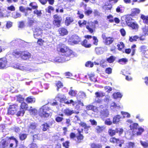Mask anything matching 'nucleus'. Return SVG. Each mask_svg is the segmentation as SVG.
<instances>
[{"label": "nucleus", "instance_id": "f257e3e1", "mask_svg": "<svg viewBox=\"0 0 148 148\" xmlns=\"http://www.w3.org/2000/svg\"><path fill=\"white\" fill-rule=\"evenodd\" d=\"M57 50L61 53L62 56L53 58V62L62 63L69 60L70 58L74 56L73 51L64 45H58Z\"/></svg>", "mask_w": 148, "mask_h": 148}, {"label": "nucleus", "instance_id": "f03ea898", "mask_svg": "<svg viewBox=\"0 0 148 148\" xmlns=\"http://www.w3.org/2000/svg\"><path fill=\"white\" fill-rule=\"evenodd\" d=\"M50 110L48 105H45L39 110V115L42 118H47L50 115L49 110Z\"/></svg>", "mask_w": 148, "mask_h": 148}, {"label": "nucleus", "instance_id": "7ed1b4c3", "mask_svg": "<svg viewBox=\"0 0 148 148\" xmlns=\"http://www.w3.org/2000/svg\"><path fill=\"white\" fill-rule=\"evenodd\" d=\"M11 66L14 69L23 71H29L30 72H32L34 70L33 68L26 67L23 66L22 64L16 62L12 64L11 65Z\"/></svg>", "mask_w": 148, "mask_h": 148}, {"label": "nucleus", "instance_id": "20e7f679", "mask_svg": "<svg viewBox=\"0 0 148 148\" xmlns=\"http://www.w3.org/2000/svg\"><path fill=\"white\" fill-rule=\"evenodd\" d=\"M86 96L85 93L82 91L79 92L77 95V99L78 103L82 106H84V105L83 103L81 101V100L82 99L85 98Z\"/></svg>", "mask_w": 148, "mask_h": 148}, {"label": "nucleus", "instance_id": "39448f33", "mask_svg": "<svg viewBox=\"0 0 148 148\" xmlns=\"http://www.w3.org/2000/svg\"><path fill=\"white\" fill-rule=\"evenodd\" d=\"M37 88L34 87L30 90L31 92L34 95L38 94L39 92H42V90H40L38 88L40 89L42 88V86L41 83L40 82H38L36 83Z\"/></svg>", "mask_w": 148, "mask_h": 148}, {"label": "nucleus", "instance_id": "423d86ee", "mask_svg": "<svg viewBox=\"0 0 148 148\" xmlns=\"http://www.w3.org/2000/svg\"><path fill=\"white\" fill-rule=\"evenodd\" d=\"M123 129L122 128H117L115 130L111 129L109 130L108 133L111 136L115 135L116 133H119L120 135L123 133Z\"/></svg>", "mask_w": 148, "mask_h": 148}, {"label": "nucleus", "instance_id": "0eeeda50", "mask_svg": "<svg viewBox=\"0 0 148 148\" xmlns=\"http://www.w3.org/2000/svg\"><path fill=\"white\" fill-rule=\"evenodd\" d=\"M110 142L113 144H116V145H119L120 147L122 146V144L124 142L123 140H119V139L116 138L115 137H112L110 139Z\"/></svg>", "mask_w": 148, "mask_h": 148}, {"label": "nucleus", "instance_id": "6e6552de", "mask_svg": "<svg viewBox=\"0 0 148 148\" xmlns=\"http://www.w3.org/2000/svg\"><path fill=\"white\" fill-rule=\"evenodd\" d=\"M18 107V106L16 104L10 105L8 109V114L11 115H13L16 112Z\"/></svg>", "mask_w": 148, "mask_h": 148}, {"label": "nucleus", "instance_id": "1a4fd4ad", "mask_svg": "<svg viewBox=\"0 0 148 148\" xmlns=\"http://www.w3.org/2000/svg\"><path fill=\"white\" fill-rule=\"evenodd\" d=\"M83 129H82L81 130L79 129L77 130V132L76 134V138H77L76 141L78 143H81L84 138V136L81 134L83 132Z\"/></svg>", "mask_w": 148, "mask_h": 148}, {"label": "nucleus", "instance_id": "9d476101", "mask_svg": "<svg viewBox=\"0 0 148 148\" xmlns=\"http://www.w3.org/2000/svg\"><path fill=\"white\" fill-rule=\"evenodd\" d=\"M102 37L103 39L104 40L105 44L107 45L112 44L114 40V38L111 37H107L105 35H103Z\"/></svg>", "mask_w": 148, "mask_h": 148}, {"label": "nucleus", "instance_id": "9b49d317", "mask_svg": "<svg viewBox=\"0 0 148 148\" xmlns=\"http://www.w3.org/2000/svg\"><path fill=\"white\" fill-rule=\"evenodd\" d=\"M9 66L8 61L5 58L0 59V69H3Z\"/></svg>", "mask_w": 148, "mask_h": 148}, {"label": "nucleus", "instance_id": "f8f14e48", "mask_svg": "<svg viewBox=\"0 0 148 148\" xmlns=\"http://www.w3.org/2000/svg\"><path fill=\"white\" fill-rule=\"evenodd\" d=\"M55 99L61 103H65L67 100L66 97L63 95L58 94L56 96Z\"/></svg>", "mask_w": 148, "mask_h": 148}, {"label": "nucleus", "instance_id": "ddd939ff", "mask_svg": "<svg viewBox=\"0 0 148 148\" xmlns=\"http://www.w3.org/2000/svg\"><path fill=\"white\" fill-rule=\"evenodd\" d=\"M72 37L74 40L72 41V42L74 44H79L81 41V38L79 37L76 34H74L73 35Z\"/></svg>", "mask_w": 148, "mask_h": 148}, {"label": "nucleus", "instance_id": "4468645a", "mask_svg": "<svg viewBox=\"0 0 148 148\" xmlns=\"http://www.w3.org/2000/svg\"><path fill=\"white\" fill-rule=\"evenodd\" d=\"M33 59L35 62L37 64H42L43 62L42 58L38 55L34 56Z\"/></svg>", "mask_w": 148, "mask_h": 148}, {"label": "nucleus", "instance_id": "2eb2a0df", "mask_svg": "<svg viewBox=\"0 0 148 148\" xmlns=\"http://www.w3.org/2000/svg\"><path fill=\"white\" fill-rule=\"evenodd\" d=\"M120 106L119 105H117L114 102L111 103L110 108L114 111H116L120 108Z\"/></svg>", "mask_w": 148, "mask_h": 148}, {"label": "nucleus", "instance_id": "dca6fc26", "mask_svg": "<svg viewBox=\"0 0 148 148\" xmlns=\"http://www.w3.org/2000/svg\"><path fill=\"white\" fill-rule=\"evenodd\" d=\"M10 142L12 141V140H13V143H10V147H12L14 145L15 147H16L18 144V141L16 139L14 138V136L11 137L10 138Z\"/></svg>", "mask_w": 148, "mask_h": 148}, {"label": "nucleus", "instance_id": "f3484780", "mask_svg": "<svg viewBox=\"0 0 148 148\" xmlns=\"http://www.w3.org/2000/svg\"><path fill=\"white\" fill-rule=\"evenodd\" d=\"M132 17L130 15H128L126 17L125 22L128 26L130 25L131 23H132L134 21V20L132 19Z\"/></svg>", "mask_w": 148, "mask_h": 148}, {"label": "nucleus", "instance_id": "a211bd4d", "mask_svg": "<svg viewBox=\"0 0 148 148\" xmlns=\"http://www.w3.org/2000/svg\"><path fill=\"white\" fill-rule=\"evenodd\" d=\"M9 143L10 142L3 139L0 142V148H4L7 147L8 146Z\"/></svg>", "mask_w": 148, "mask_h": 148}, {"label": "nucleus", "instance_id": "6ab92c4d", "mask_svg": "<svg viewBox=\"0 0 148 148\" xmlns=\"http://www.w3.org/2000/svg\"><path fill=\"white\" fill-rule=\"evenodd\" d=\"M31 57L30 53L27 51H23L21 58L24 60H27Z\"/></svg>", "mask_w": 148, "mask_h": 148}, {"label": "nucleus", "instance_id": "aec40b11", "mask_svg": "<svg viewBox=\"0 0 148 148\" xmlns=\"http://www.w3.org/2000/svg\"><path fill=\"white\" fill-rule=\"evenodd\" d=\"M75 111L71 110L69 108H66L64 110L63 112L65 115L69 116L71 115L72 114L75 113Z\"/></svg>", "mask_w": 148, "mask_h": 148}, {"label": "nucleus", "instance_id": "412c9836", "mask_svg": "<svg viewBox=\"0 0 148 148\" xmlns=\"http://www.w3.org/2000/svg\"><path fill=\"white\" fill-rule=\"evenodd\" d=\"M121 116L119 115L114 116L113 118V123L114 124H118L120 121Z\"/></svg>", "mask_w": 148, "mask_h": 148}, {"label": "nucleus", "instance_id": "4be33fe9", "mask_svg": "<svg viewBox=\"0 0 148 148\" xmlns=\"http://www.w3.org/2000/svg\"><path fill=\"white\" fill-rule=\"evenodd\" d=\"M59 34L62 36L66 35L68 33L67 30L65 28H60L58 29Z\"/></svg>", "mask_w": 148, "mask_h": 148}, {"label": "nucleus", "instance_id": "5701e85b", "mask_svg": "<svg viewBox=\"0 0 148 148\" xmlns=\"http://www.w3.org/2000/svg\"><path fill=\"white\" fill-rule=\"evenodd\" d=\"M72 87H71L70 88V89L68 93L71 96L75 97L77 93V91L76 90L72 89Z\"/></svg>", "mask_w": 148, "mask_h": 148}, {"label": "nucleus", "instance_id": "b1692460", "mask_svg": "<svg viewBox=\"0 0 148 148\" xmlns=\"http://www.w3.org/2000/svg\"><path fill=\"white\" fill-rule=\"evenodd\" d=\"M140 10L138 9L134 8L132 10L131 13L130 15L133 16L138 14L140 12Z\"/></svg>", "mask_w": 148, "mask_h": 148}, {"label": "nucleus", "instance_id": "393cba45", "mask_svg": "<svg viewBox=\"0 0 148 148\" xmlns=\"http://www.w3.org/2000/svg\"><path fill=\"white\" fill-rule=\"evenodd\" d=\"M73 21V19L72 17L69 16L67 17L65 21V24L66 25L68 26Z\"/></svg>", "mask_w": 148, "mask_h": 148}, {"label": "nucleus", "instance_id": "a878e982", "mask_svg": "<svg viewBox=\"0 0 148 148\" xmlns=\"http://www.w3.org/2000/svg\"><path fill=\"white\" fill-rule=\"evenodd\" d=\"M140 51L145 55L146 52L148 51L147 47L145 45H142L140 48Z\"/></svg>", "mask_w": 148, "mask_h": 148}, {"label": "nucleus", "instance_id": "bb28decb", "mask_svg": "<svg viewBox=\"0 0 148 148\" xmlns=\"http://www.w3.org/2000/svg\"><path fill=\"white\" fill-rule=\"evenodd\" d=\"M140 18L143 20L144 23L148 25V15L147 16H145L143 14H141Z\"/></svg>", "mask_w": 148, "mask_h": 148}, {"label": "nucleus", "instance_id": "cd10ccee", "mask_svg": "<svg viewBox=\"0 0 148 148\" xmlns=\"http://www.w3.org/2000/svg\"><path fill=\"white\" fill-rule=\"evenodd\" d=\"M86 108L88 110H92L94 112H96L97 110V107L91 105L87 106L86 107Z\"/></svg>", "mask_w": 148, "mask_h": 148}, {"label": "nucleus", "instance_id": "c85d7f7f", "mask_svg": "<svg viewBox=\"0 0 148 148\" xmlns=\"http://www.w3.org/2000/svg\"><path fill=\"white\" fill-rule=\"evenodd\" d=\"M5 10V8L2 7L0 8V18L5 17L6 16V15L4 13Z\"/></svg>", "mask_w": 148, "mask_h": 148}, {"label": "nucleus", "instance_id": "c756f323", "mask_svg": "<svg viewBox=\"0 0 148 148\" xmlns=\"http://www.w3.org/2000/svg\"><path fill=\"white\" fill-rule=\"evenodd\" d=\"M95 52L96 54L98 55H101L103 52V48L101 47L96 48Z\"/></svg>", "mask_w": 148, "mask_h": 148}, {"label": "nucleus", "instance_id": "7c9ffc66", "mask_svg": "<svg viewBox=\"0 0 148 148\" xmlns=\"http://www.w3.org/2000/svg\"><path fill=\"white\" fill-rule=\"evenodd\" d=\"M16 97L17 101L21 103L24 102V98L22 95H17L16 96Z\"/></svg>", "mask_w": 148, "mask_h": 148}, {"label": "nucleus", "instance_id": "2f4dec72", "mask_svg": "<svg viewBox=\"0 0 148 148\" xmlns=\"http://www.w3.org/2000/svg\"><path fill=\"white\" fill-rule=\"evenodd\" d=\"M80 42L82 46L86 48H89L91 46L90 44H87V40L86 39H85L82 42Z\"/></svg>", "mask_w": 148, "mask_h": 148}, {"label": "nucleus", "instance_id": "473e14b6", "mask_svg": "<svg viewBox=\"0 0 148 148\" xmlns=\"http://www.w3.org/2000/svg\"><path fill=\"white\" fill-rule=\"evenodd\" d=\"M13 17L14 18H20L21 16V15L20 12H13L12 14Z\"/></svg>", "mask_w": 148, "mask_h": 148}, {"label": "nucleus", "instance_id": "72a5a7b5", "mask_svg": "<svg viewBox=\"0 0 148 148\" xmlns=\"http://www.w3.org/2000/svg\"><path fill=\"white\" fill-rule=\"evenodd\" d=\"M95 97L97 98L103 97L105 95L104 93L101 92H95Z\"/></svg>", "mask_w": 148, "mask_h": 148}, {"label": "nucleus", "instance_id": "f704fd0d", "mask_svg": "<svg viewBox=\"0 0 148 148\" xmlns=\"http://www.w3.org/2000/svg\"><path fill=\"white\" fill-rule=\"evenodd\" d=\"M10 44L12 46L15 47L19 46V42L18 40H13L10 42Z\"/></svg>", "mask_w": 148, "mask_h": 148}, {"label": "nucleus", "instance_id": "c9c22d12", "mask_svg": "<svg viewBox=\"0 0 148 148\" xmlns=\"http://www.w3.org/2000/svg\"><path fill=\"white\" fill-rule=\"evenodd\" d=\"M22 52L21 51H17L16 50L14 51L13 52V55L16 56V57H19V56L21 57V55L22 54Z\"/></svg>", "mask_w": 148, "mask_h": 148}, {"label": "nucleus", "instance_id": "e433bc0d", "mask_svg": "<svg viewBox=\"0 0 148 148\" xmlns=\"http://www.w3.org/2000/svg\"><path fill=\"white\" fill-rule=\"evenodd\" d=\"M26 101L28 103H33L35 102V99L32 96H29L26 99Z\"/></svg>", "mask_w": 148, "mask_h": 148}, {"label": "nucleus", "instance_id": "4c0bfd02", "mask_svg": "<svg viewBox=\"0 0 148 148\" xmlns=\"http://www.w3.org/2000/svg\"><path fill=\"white\" fill-rule=\"evenodd\" d=\"M89 78L90 80L93 82H95L97 81V79L95 76L94 73H91L89 74Z\"/></svg>", "mask_w": 148, "mask_h": 148}, {"label": "nucleus", "instance_id": "58836bf2", "mask_svg": "<svg viewBox=\"0 0 148 148\" xmlns=\"http://www.w3.org/2000/svg\"><path fill=\"white\" fill-rule=\"evenodd\" d=\"M28 105L25 102H22L21 103V105H20V108L21 109H23L25 111L28 108Z\"/></svg>", "mask_w": 148, "mask_h": 148}, {"label": "nucleus", "instance_id": "ea45409f", "mask_svg": "<svg viewBox=\"0 0 148 148\" xmlns=\"http://www.w3.org/2000/svg\"><path fill=\"white\" fill-rule=\"evenodd\" d=\"M111 100L110 97L108 95H107L105 96V98L103 99V101L105 102L104 104L105 106L108 104L109 102Z\"/></svg>", "mask_w": 148, "mask_h": 148}, {"label": "nucleus", "instance_id": "a19ab883", "mask_svg": "<svg viewBox=\"0 0 148 148\" xmlns=\"http://www.w3.org/2000/svg\"><path fill=\"white\" fill-rule=\"evenodd\" d=\"M113 96L114 99H116L118 98H121L122 95L120 92H117L114 93L113 95Z\"/></svg>", "mask_w": 148, "mask_h": 148}, {"label": "nucleus", "instance_id": "79ce46f5", "mask_svg": "<svg viewBox=\"0 0 148 148\" xmlns=\"http://www.w3.org/2000/svg\"><path fill=\"white\" fill-rule=\"evenodd\" d=\"M37 126V124L35 123H31L28 126L29 128L32 130L35 129Z\"/></svg>", "mask_w": 148, "mask_h": 148}, {"label": "nucleus", "instance_id": "37998d69", "mask_svg": "<svg viewBox=\"0 0 148 148\" xmlns=\"http://www.w3.org/2000/svg\"><path fill=\"white\" fill-rule=\"evenodd\" d=\"M128 26L131 27L133 29H136L138 28V25L136 23L133 22L131 23L130 25Z\"/></svg>", "mask_w": 148, "mask_h": 148}, {"label": "nucleus", "instance_id": "c03bdc74", "mask_svg": "<svg viewBox=\"0 0 148 148\" xmlns=\"http://www.w3.org/2000/svg\"><path fill=\"white\" fill-rule=\"evenodd\" d=\"M115 57L112 56L107 58V61L109 63H112L115 60Z\"/></svg>", "mask_w": 148, "mask_h": 148}, {"label": "nucleus", "instance_id": "a18cd8bd", "mask_svg": "<svg viewBox=\"0 0 148 148\" xmlns=\"http://www.w3.org/2000/svg\"><path fill=\"white\" fill-rule=\"evenodd\" d=\"M130 127L131 130H136L138 127V125L137 123H134L130 125Z\"/></svg>", "mask_w": 148, "mask_h": 148}, {"label": "nucleus", "instance_id": "49530a36", "mask_svg": "<svg viewBox=\"0 0 148 148\" xmlns=\"http://www.w3.org/2000/svg\"><path fill=\"white\" fill-rule=\"evenodd\" d=\"M103 127H100L99 126H97L95 128L96 131L98 133H101L103 130Z\"/></svg>", "mask_w": 148, "mask_h": 148}, {"label": "nucleus", "instance_id": "de8ad7c7", "mask_svg": "<svg viewBox=\"0 0 148 148\" xmlns=\"http://www.w3.org/2000/svg\"><path fill=\"white\" fill-rule=\"evenodd\" d=\"M25 113V111L20 108L19 110L17 112L16 115L17 116H23Z\"/></svg>", "mask_w": 148, "mask_h": 148}, {"label": "nucleus", "instance_id": "09e8293b", "mask_svg": "<svg viewBox=\"0 0 148 148\" xmlns=\"http://www.w3.org/2000/svg\"><path fill=\"white\" fill-rule=\"evenodd\" d=\"M127 62V60L125 58H123L119 59L118 61V62L121 64H125L126 62Z\"/></svg>", "mask_w": 148, "mask_h": 148}, {"label": "nucleus", "instance_id": "8fccbe9b", "mask_svg": "<svg viewBox=\"0 0 148 148\" xmlns=\"http://www.w3.org/2000/svg\"><path fill=\"white\" fill-rule=\"evenodd\" d=\"M27 135L26 134H20L19 135L20 140L22 141L25 140L27 137Z\"/></svg>", "mask_w": 148, "mask_h": 148}, {"label": "nucleus", "instance_id": "3c124183", "mask_svg": "<svg viewBox=\"0 0 148 148\" xmlns=\"http://www.w3.org/2000/svg\"><path fill=\"white\" fill-rule=\"evenodd\" d=\"M117 12H123L124 11V8L121 5L118 6L116 9Z\"/></svg>", "mask_w": 148, "mask_h": 148}, {"label": "nucleus", "instance_id": "603ef678", "mask_svg": "<svg viewBox=\"0 0 148 148\" xmlns=\"http://www.w3.org/2000/svg\"><path fill=\"white\" fill-rule=\"evenodd\" d=\"M53 17L54 18V21H61L62 18L60 16L56 14L53 16Z\"/></svg>", "mask_w": 148, "mask_h": 148}, {"label": "nucleus", "instance_id": "864d4df0", "mask_svg": "<svg viewBox=\"0 0 148 148\" xmlns=\"http://www.w3.org/2000/svg\"><path fill=\"white\" fill-rule=\"evenodd\" d=\"M139 37L137 36H134L130 37L129 39V41L131 42L136 41L137 39H138Z\"/></svg>", "mask_w": 148, "mask_h": 148}, {"label": "nucleus", "instance_id": "5fc2aeb1", "mask_svg": "<svg viewBox=\"0 0 148 148\" xmlns=\"http://www.w3.org/2000/svg\"><path fill=\"white\" fill-rule=\"evenodd\" d=\"M94 65V64L91 61H88L85 64V66L86 67H92Z\"/></svg>", "mask_w": 148, "mask_h": 148}, {"label": "nucleus", "instance_id": "6e6d98bb", "mask_svg": "<svg viewBox=\"0 0 148 148\" xmlns=\"http://www.w3.org/2000/svg\"><path fill=\"white\" fill-rule=\"evenodd\" d=\"M138 131L136 133V135L137 136H140L141 135L142 133L144 132V129L142 127L138 128Z\"/></svg>", "mask_w": 148, "mask_h": 148}, {"label": "nucleus", "instance_id": "4d7b16f0", "mask_svg": "<svg viewBox=\"0 0 148 148\" xmlns=\"http://www.w3.org/2000/svg\"><path fill=\"white\" fill-rule=\"evenodd\" d=\"M42 130L44 131H46L47 129H49V125L47 124V123L43 124L42 125Z\"/></svg>", "mask_w": 148, "mask_h": 148}, {"label": "nucleus", "instance_id": "13d9d810", "mask_svg": "<svg viewBox=\"0 0 148 148\" xmlns=\"http://www.w3.org/2000/svg\"><path fill=\"white\" fill-rule=\"evenodd\" d=\"M117 46L118 48V49L120 51L124 47V45L123 42H121L119 44H117Z\"/></svg>", "mask_w": 148, "mask_h": 148}, {"label": "nucleus", "instance_id": "bf43d9fd", "mask_svg": "<svg viewBox=\"0 0 148 148\" xmlns=\"http://www.w3.org/2000/svg\"><path fill=\"white\" fill-rule=\"evenodd\" d=\"M86 21H79L78 24L80 27H82L86 24Z\"/></svg>", "mask_w": 148, "mask_h": 148}, {"label": "nucleus", "instance_id": "052dcab7", "mask_svg": "<svg viewBox=\"0 0 148 148\" xmlns=\"http://www.w3.org/2000/svg\"><path fill=\"white\" fill-rule=\"evenodd\" d=\"M101 113L105 117H107L109 115V113L108 111L106 109H103V110H101Z\"/></svg>", "mask_w": 148, "mask_h": 148}, {"label": "nucleus", "instance_id": "680f3d73", "mask_svg": "<svg viewBox=\"0 0 148 148\" xmlns=\"http://www.w3.org/2000/svg\"><path fill=\"white\" fill-rule=\"evenodd\" d=\"M143 32L145 35H148V26H145L143 28Z\"/></svg>", "mask_w": 148, "mask_h": 148}, {"label": "nucleus", "instance_id": "e2e57ef3", "mask_svg": "<svg viewBox=\"0 0 148 148\" xmlns=\"http://www.w3.org/2000/svg\"><path fill=\"white\" fill-rule=\"evenodd\" d=\"M41 33V31L40 30L38 32H37V31H36L34 33V37L36 38H38V37L40 36Z\"/></svg>", "mask_w": 148, "mask_h": 148}, {"label": "nucleus", "instance_id": "0e129e2a", "mask_svg": "<svg viewBox=\"0 0 148 148\" xmlns=\"http://www.w3.org/2000/svg\"><path fill=\"white\" fill-rule=\"evenodd\" d=\"M77 103L76 101H74L72 100H70L69 101H66L65 103L68 104H72L73 106H75V105Z\"/></svg>", "mask_w": 148, "mask_h": 148}, {"label": "nucleus", "instance_id": "69168bd1", "mask_svg": "<svg viewBox=\"0 0 148 148\" xmlns=\"http://www.w3.org/2000/svg\"><path fill=\"white\" fill-rule=\"evenodd\" d=\"M56 86L57 87V91H58L59 89L62 87L63 86V84L60 81H58L56 84Z\"/></svg>", "mask_w": 148, "mask_h": 148}, {"label": "nucleus", "instance_id": "338daca9", "mask_svg": "<svg viewBox=\"0 0 148 148\" xmlns=\"http://www.w3.org/2000/svg\"><path fill=\"white\" fill-rule=\"evenodd\" d=\"M113 16L111 14H110L107 16V19L110 23L114 22V20L113 19Z\"/></svg>", "mask_w": 148, "mask_h": 148}, {"label": "nucleus", "instance_id": "774afa93", "mask_svg": "<svg viewBox=\"0 0 148 148\" xmlns=\"http://www.w3.org/2000/svg\"><path fill=\"white\" fill-rule=\"evenodd\" d=\"M121 114L123 115V117L124 118L125 117L127 118H129L130 116V114L127 112L121 111Z\"/></svg>", "mask_w": 148, "mask_h": 148}]
</instances>
